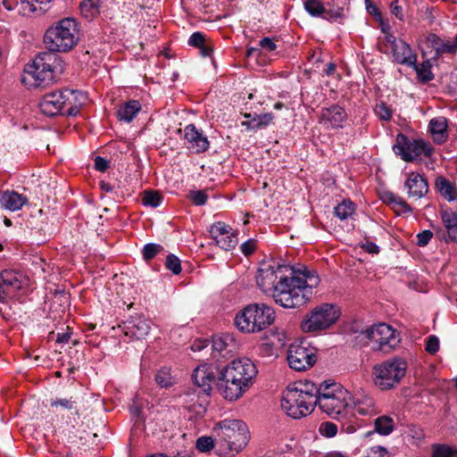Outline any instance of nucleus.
<instances>
[{"label": "nucleus", "instance_id": "obj_55", "mask_svg": "<svg viewBox=\"0 0 457 457\" xmlns=\"http://www.w3.org/2000/svg\"><path fill=\"white\" fill-rule=\"evenodd\" d=\"M390 10L393 15H395L399 21H404V14L402 5L398 0H394L390 4Z\"/></svg>", "mask_w": 457, "mask_h": 457}, {"label": "nucleus", "instance_id": "obj_42", "mask_svg": "<svg viewBox=\"0 0 457 457\" xmlns=\"http://www.w3.org/2000/svg\"><path fill=\"white\" fill-rule=\"evenodd\" d=\"M436 236L444 240L446 243H455L457 244V225L453 228H448L446 229L439 228L436 232Z\"/></svg>", "mask_w": 457, "mask_h": 457}, {"label": "nucleus", "instance_id": "obj_11", "mask_svg": "<svg viewBox=\"0 0 457 457\" xmlns=\"http://www.w3.org/2000/svg\"><path fill=\"white\" fill-rule=\"evenodd\" d=\"M363 334L372 344L371 348L376 351L387 353L399 343L395 330L385 323L372 326L367 328Z\"/></svg>", "mask_w": 457, "mask_h": 457}, {"label": "nucleus", "instance_id": "obj_44", "mask_svg": "<svg viewBox=\"0 0 457 457\" xmlns=\"http://www.w3.org/2000/svg\"><path fill=\"white\" fill-rule=\"evenodd\" d=\"M440 216L445 229L457 226V214L453 211L450 209L442 210Z\"/></svg>", "mask_w": 457, "mask_h": 457}, {"label": "nucleus", "instance_id": "obj_50", "mask_svg": "<svg viewBox=\"0 0 457 457\" xmlns=\"http://www.w3.org/2000/svg\"><path fill=\"white\" fill-rule=\"evenodd\" d=\"M320 433L327 437H333L337 433V427L332 422H323L320 426Z\"/></svg>", "mask_w": 457, "mask_h": 457}, {"label": "nucleus", "instance_id": "obj_23", "mask_svg": "<svg viewBox=\"0 0 457 457\" xmlns=\"http://www.w3.org/2000/svg\"><path fill=\"white\" fill-rule=\"evenodd\" d=\"M217 376V368L209 365H199L192 375L194 383L204 389V392L212 390V383L215 380Z\"/></svg>", "mask_w": 457, "mask_h": 457}, {"label": "nucleus", "instance_id": "obj_45", "mask_svg": "<svg viewBox=\"0 0 457 457\" xmlns=\"http://www.w3.org/2000/svg\"><path fill=\"white\" fill-rule=\"evenodd\" d=\"M195 447L201 453H207L212 448L216 449L215 439L211 436H201L196 440Z\"/></svg>", "mask_w": 457, "mask_h": 457}, {"label": "nucleus", "instance_id": "obj_46", "mask_svg": "<svg viewBox=\"0 0 457 457\" xmlns=\"http://www.w3.org/2000/svg\"><path fill=\"white\" fill-rule=\"evenodd\" d=\"M277 342L275 340H268L260 345V352L262 355L271 356L275 353V349L281 345V340L278 337H276Z\"/></svg>", "mask_w": 457, "mask_h": 457}, {"label": "nucleus", "instance_id": "obj_8", "mask_svg": "<svg viewBox=\"0 0 457 457\" xmlns=\"http://www.w3.org/2000/svg\"><path fill=\"white\" fill-rule=\"evenodd\" d=\"M57 56L52 53H41L24 68L23 81L34 87H46L55 79Z\"/></svg>", "mask_w": 457, "mask_h": 457}, {"label": "nucleus", "instance_id": "obj_27", "mask_svg": "<svg viewBox=\"0 0 457 457\" xmlns=\"http://www.w3.org/2000/svg\"><path fill=\"white\" fill-rule=\"evenodd\" d=\"M27 203V196L15 191H5L0 198L1 206L11 212L21 210Z\"/></svg>", "mask_w": 457, "mask_h": 457}, {"label": "nucleus", "instance_id": "obj_14", "mask_svg": "<svg viewBox=\"0 0 457 457\" xmlns=\"http://www.w3.org/2000/svg\"><path fill=\"white\" fill-rule=\"evenodd\" d=\"M287 271V266L263 264L257 271L256 283L262 292L271 293L273 296L278 287V281L286 276Z\"/></svg>", "mask_w": 457, "mask_h": 457}, {"label": "nucleus", "instance_id": "obj_16", "mask_svg": "<svg viewBox=\"0 0 457 457\" xmlns=\"http://www.w3.org/2000/svg\"><path fill=\"white\" fill-rule=\"evenodd\" d=\"M209 232L216 245L223 250H231L237 245V235L232 231L231 227L224 222L213 223Z\"/></svg>", "mask_w": 457, "mask_h": 457}, {"label": "nucleus", "instance_id": "obj_37", "mask_svg": "<svg viewBox=\"0 0 457 457\" xmlns=\"http://www.w3.org/2000/svg\"><path fill=\"white\" fill-rule=\"evenodd\" d=\"M355 211L354 204L350 200H343L335 209L334 213L340 220H346L351 217Z\"/></svg>", "mask_w": 457, "mask_h": 457}, {"label": "nucleus", "instance_id": "obj_52", "mask_svg": "<svg viewBox=\"0 0 457 457\" xmlns=\"http://www.w3.org/2000/svg\"><path fill=\"white\" fill-rule=\"evenodd\" d=\"M208 39L203 34L202 32H195L191 35L188 40V44L192 46L199 48L200 46H203V45L207 41Z\"/></svg>", "mask_w": 457, "mask_h": 457}, {"label": "nucleus", "instance_id": "obj_32", "mask_svg": "<svg viewBox=\"0 0 457 457\" xmlns=\"http://www.w3.org/2000/svg\"><path fill=\"white\" fill-rule=\"evenodd\" d=\"M381 198L385 203L390 204L395 212L398 214L411 212V209L407 204V203L403 198L392 192H384Z\"/></svg>", "mask_w": 457, "mask_h": 457}, {"label": "nucleus", "instance_id": "obj_18", "mask_svg": "<svg viewBox=\"0 0 457 457\" xmlns=\"http://www.w3.org/2000/svg\"><path fill=\"white\" fill-rule=\"evenodd\" d=\"M184 139L187 147L195 154L204 153L210 145L207 137L198 130L194 124L185 127Z\"/></svg>", "mask_w": 457, "mask_h": 457}, {"label": "nucleus", "instance_id": "obj_57", "mask_svg": "<svg viewBox=\"0 0 457 457\" xmlns=\"http://www.w3.org/2000/svg\"><path fill=\"white\" fill-rule=\"evenodd\" d=\"M277 39L270 37H263L260 40L259 46L267 51H275L277 49Z\"/></svg>", "mask_w": 457, "mask_h": 457}, {"label": "nucleus", "instance_id": "obj_21", "mask_svg": "<svg viewBox=\"0 0 457 457\" xmlns=\"http://www.w3.org/2000/svg\"><path fill=\"white\" fill-rule=\"evenodd\" d=\"M354 415L374 416L380 412L374 398L363 392H358L353 396Z\"/></svg>", "mask_w": 457, "mask_h": 457}, {"label": "nucleus", "instance_id": "obj_26", "mask_svg": "<svg viewBox=\"0 0 457 457\" xmlns=\"http://www.w3.org/2000/svg\"><path fill=\"white\" fill-rule=\"evenodd\" d=\"M404 187L407 188V194L409 197L421 198L428 191V186L426 179L417 172H411L409 174Z\"/></svg>", "mask_w": 457, "mask_h": 457}, {"label": "nucleus", "instance_id": "obj_36", "mask_svg": "<svg viewBox=\"0 0 457 457\" xmlns=\"http://www.w3.org/2000/svg\"><path fill=\"white\" fill-rule=\"evenodd\" d=\"M375 431L382 436H388L395 429L394 420L387 415L378 417L374 420Z\"/></svg>", "mask_w": 457, "mask_h": 457}, {"label": "nucleus", "instance_id": "obj_13", "mask_svg": "<svg viewBox=\"0 0 457 457\" xmlns=\"http://www.w3.org/2000/svg\"><path fill=\"white\" fill-rule=\"evenodd\" d=\"M28 278L21 272L4 270L0 273V302L6 303L28 285Z\"/></svg>", "mask_w": 457, "mask_h": 457}, {"label": "nucleus", "instance_id": "obj_58", "mask_svg": "<svg viewBox=\"0 0 457 457\" xmlns=\"http://www.w3.org/2000/svg\"><path fill=\"white\" fill-rule=\"evenodd\" d=\"M240 248H241L242 253L245 255H250L254 252V250L256 248V243L254 240L250 239V240L245 242L244 244H242Z\"/></svg>", "mask_w": 457, "mask_h": 457}, {"label": "nucleus", "instance_id": "obj_6", "mask_svg": "<svg viewBox=\"0 0 457 457\" xmlns=\"http://www.w3.org/2000/svg\"><path fill=\"white\" fill-rule=\"evenodd\" d=\"M79 39L78 22L73 18H64L49 27L44 43L51 52H68Z\"/></svg>", "mask_w": 457, "mask_h": 457}, {"label": "nucleus", "instance_id": "obj_31", "mask_svg": "<svg viewBox=\"0 0 457 457\" xmlns=\"http://www.w3.org/2000/svg\"><path fill=\"white\" fill-rule=\"evenodd\" d=\"M245 117L249 119L248 120H245L242 122V125L246 127L248 129H260L267 127L273 120V114L267 112L261 115H252L250 113H245Z\"/></svg>", "mask_w": 457, "mask_h": 457}, {"label": "nucleus", "instance_id": "obj_4", "mask_svg": "<svg viewBox=\"0 0 457 457\" xmlns=\"http://www.w3.org/2000/svg\"><path fill=\"white\" fill-rule=\"evenodd\" d=\"M316 385L311 381H299L289 386L281 400V407L288 416L300 419L312 413L317 405Z\"/></svg>", "mask_w": 457, "mask_h": 457}, {"label": "nucleus", "instance_id": "obj_35", "mask_svg": "<svg viewBox=\"0 0 457 457\" xmlns=\"http://www.w3.org/2000/svg\"><path fill=\"white\" fill-rule=\"evenodd\" d=\"M235 339L232 334L224 333L216 335L212 338V347L217 352H223L235 346Z\"/></svg>", "mask_w": 457, "mask_h": 457}, {"label": "nucleus", "instance_id": "obj_63", "mask_svg": "<svg viewBox=\"0 0 457 457\" xmlns=\"http://www.w3.org/2000/svg\"><path fill=\"white\" fill-rule=\"evenodd\" d=\"M71 338V332L59 333L57 335V343H67Z\"/></svg>", "mask_w": 457, "mask_h": 457}, {"label": "nucleus", "instance_id": "obj_29", "mask_svg": "<svg viewBox=\"0 0 457 457\" xmlns=\"http://www.w3.org/2000/svg\"><path fill=\"white\" fill-rule=\"evenodd\" d=\"M53 2L54 0H21L20 9L23 15L44 13L50 9Z\"/></svg>", "mask_w": 457, "mask_h": 457}, {"label": "nucleus", "instance_id": "obj_53", "mask_svg": "<svg viewBox=\"0 0 457 457\" xmlns=\"http://www.w3.org/2000/svg\"><path fill=\"white\" fill-rule=\"evenodd\" d=\"M439 350V340L436 336H429L426 342V351L435 354Z\"/></svg>", "mask_w": 457, "mask_h": 457}, {"label": "nucleus", "instance_id": "obj_62", "mask_svg": "<svg viewBox=\"0 0 457 457\" xmlns=\"http://www.w3.org/2000/svg\"><path fill=\"white\" fill-rule=\"evenodd\" d=\"M362 248L370 253H378L379 252L378 246L371 242H367L362 245Z\"/></svg>", "mask_w": 457, "mask_h": 457}, {"label": "nucleus", "instance_id": "obj_1", "mask_svg": "<svg viewBox=\"0 0 457 457\" xmlns=\"http://www.w3.org/2000/svg\"><path fill=\"white\" fill-rule=\"evenodd\" d=\"M319 283L320 278L315 271L307 268L292 270L290 277H281L272 297L285 308H297L310 301L312 289Z\"/></svg>", "mask_w": 457, "mask_h": 457}, {"label": "nucleus", "instance_id": "obj_54", "mask_svg": "<svg viewBox=\"0 0 457 457\" xmlns=\"http://www.w3.org/2000/svg\"><path fill=\"white\" fill-rule=\"evenodd\" d=\"M190 199L196 205H203L206 203L208 195L204 191H192L190 192Z\"/></svg>", "mask_w": 457, "mask_h": 457}, {"label": "nucleus", "instance_id": "obj_59", "mask_svg": "<svg viewBox=\"0 0 457 457\" xmlns=\"http://www.w3.org/2000/svg\"><path fill=\"white\" fill-rule=\"evenodd\" d=\"M386 450L381 446H374L370 449L365 457H386Z\"/></svg>", "mask_w": 457, "mask_h": 457}, {"label": "nucleus", "instance_id": "obj_9", "mask_svg": "<svg viewBox=\"0 0 457 457\" xmlns=\"http://www.w3.org/2000/svg\"><path fill=\"white\" fill-rule=\"evenodd\" d=\"M407 365L401 359H392L377 364L372 370L374 384L381 390H389L405 376Z\"/></svg>", "mask_w": 457, "mask_h": 457}, {"label": "nucleus", "instance_id": "obj_64", "mask_svg": "<svg viewBox=\"0 0 457 457\" xmlns=\"http://www.w3.org/2000/svg\"><path fill=\"white\" fill-rule=\"evenodd\" d=\"M367 10L370 14H372L374 16H378V17L381 16V13H380L378 8L375 4H367Z\"/></svg>", "mask_w": 457, "mask_h": 457}, {"label": "nucleus", "instance_id": "obj_47", "mask_svg": "<svg viewBox=\"0 0 457 457\" xmlns=\"http://www.w3.org/2000/svg\"><path fill=\"white\" fill-rule=\"evenodd\" d=\"M162 246L158 244H147L143 248V257L145 261L154 259L162 250Z\"/></svg>", "mask_w": 457, "mask_h": 457}, {"label": "nucleus", "instance_id": "obj_30", "mask_svg": "<svg viewBox=\"0 0 457 457\" xmlns=\"http://www.w3.org/2000/svg\"><path fill=\"white\" fill-rule=\"evenodd\" d=\"M140 110L141 104L138 101L129 100L119 107L117 117L121 121L130 122Z\"/></svg>", "mask_w": 457, "mask_h": 457}, {"label": "nucleus", "instance_id": "obj_61", "mask_svg": "<svg viewBox=\"0 0 457 457\" xmlns=\"http://www.w3.org/2000/svg\"><path fill=\"white\" fill-rule=\"evenodd\" d=\"M200 53L203 56H210L212 53L213 46L212 42L208 39L203 46L199 47Z\"/></svg>", "mask_w": 457, "mask_h": 457}, {"label": "nucleus", "instance_id": "obj_51", "mask_svg": "<svg viewBox=\"0 0 457 457\" xmlns=\"http://www.w3.org/2000/svg\"><path fill=\"white\" fill-rule=\"evenodd\" d=\"M374 111L375 113L379 117V119L384 120H390L392 116L391 109L387 107L385 103L378 104Z\"/></svg>", "mask_w": 457, "mask_h": 457}, {"label": "nucleus", "instance_id": "obj_56", "mask_svg": "<svg viewBox=\"0 0 457 457\" xmlns=\"http://www.w3.org/2000/svg\"><path fill=\"white\" fill-rule=\"evenodd\" d=\"M433 237V233L430 230H423L417 235V244L419 246H425L428 244Z\"/></svg>", "mask_w": 457, "mask_h": 457}, {"label": "nucleus", "instance_id": "obj_10", "mask_svg": "<svg viewBox=\"0 0 457 457\" xmlns=\"http://www.w3.org/2000/svg\"><path fill=\"white\" fill-rule=\"evenodd\" d=\"M318 390L317 404L328 415L340 414L349 405L348 391L337 384L320 385Z\"/></svg>", "mask_w": 457, "mask_h": 457}, {"label": "nucleus", "instance_id": "obj_19", "mask_svg": "<svg viewBox=\"0 0 457 457\" xmlns=\"http://www.w3.org/2000/svg\"><path fill=\"white\" fill-rule=\"evenodd\" d=\"M63 102V114L69 116L77 115L87 102V96L81 91L64 89L62 90Z\"/></svg>", "mask_w": 457, "mask_h": 457}, {"label": "nucleus", "instance_id": "obj_3", "mask_svg": "<svg viewBox=\"0 0 457 457\" xmlns=\"http://www.w3.org/2000/svg\"><path fill=\"white\" fill-rule=\"evenodd\" d=\"M216 452L222 457H233L247 444L248 432L245 422L224 420L213 428Z\"/></svg>", "mask_w": 457, "mask_h": 457}, {"label": "nucleus", "instance_id": "obj_60", "mask_svg": "<svg viewBox=\"0 0 457 457\" xmlns=\"http://www.w3.org/2000/svg\"><path fill=\"white\" fill-rule=\"evenodd\" d=\"M95 168L96 170L104 171L108 168V162L104 158L97 156L95 159Z\"/></svg>", "mask_w": 457, "mask_h": 457}, {"label": "nucleus", "instance_id": "obj_24", "mask_svg": "<svg viewBox=\"0 0 457 457\" xmlns=\"http://www.w3.org/2000/svg\"><path fill=\"white\" fill-rule=\"evenodd\" d=\"M149 330L150 322L141 316L131 317L125 322L124 334L130 338L142 339L148 335Z\"/></svg>", "mask_w": 457, "mask_h": 457}, {"label": "nucleus", "instance_id": "obj_22", "mask_svg": "<svg viewBox=\"0 0 457 457\" xmlns=\"http://www.w3.org/2000/svg\"><path fill=\"white\" fill-rule=\"evenodd\" d=\"M387 42L393 45V54L395 61L401 64L414 65L417 62V55L413 54L411 46L403 40L398 42L393 36L387 37Z\"/></svg>", "mask_w": 457, "mask_h": 457}, {"label": "nucleus", "instance_id": "obj_40", "mask_svg": "<svg viewBox=\"0 0 457 457\" xmlns=\"http://www.w3.org/2000/svg\"><path fill=\"white\" fill-rule=\"evenodd\" d=\"M303 6L305 11L314 17H320L326 12L324 4L320 0H305Z\"/></svg>", "mask_w": 457, "mask_h": 457}, {"label": "nucleus", "instance_id": "obj_43", "mask_svg": "<svg viewBox=\"0 0 457 457\" xmlns=\"http://www.w3.org/2000/svg\"><path fill=\"white\" fill-rule=\"evenodd\" d=\"M162 201L161 195L156 191H145L142 197V203L145 206L157 207Z\"/></svg>", "mask_w": 457, "mask_h": 457}, {"label": "nucleus", "instance_id": "obj_49", "mask_svg": "<svg viewBox=\"0 0 457 457\" xmlns=\"http://www.w3.org/2000/svg\"><path fill=\"white\" fill-rule=\"evenodd\" d=\"M165 266L168 270L172 271L173 274H175V275H178L181 272L180 260L174 254H169L166 257Z\"/></svg>", "mask_w": 457, "mask_h": 457}, {"label": "nucleus", "instance_id": "obj_17", "mask_svg": "<svg viewBox=\"0 0 457 457\" xmlns=\"http://www.w3.org/2000/svg\"><path fill=\"white\" fill-rule=\"evenodd\" d=\"M418 46L422 53L426 55L427 52H435V57L438 58L444 54H453V46L451 41H445L439 37L436 34L429 33L420 40Z\"/></svg>", "mask_w": 457, "mask_h": 457}, {"label": "nucleus", "instance_id": "obj_2", "mask_svg": "<svg viewBox=\"0 0 457 457\" xmlns=\"http://www.w3.org/2000/svg\"><path fill=\"white\" fill-rule=\"evenodd\" d=\"M256 374L257 369L251 360H234L218 373L217 390L226 400L236 401L252 386Z\"/></svg>", "mask_w": 457, "mask_h": 457}, {"label": "nucleus", "instance_id": "obj_41", "mask_svg": "<svg viewBox=\"0 0 457 457\" xmlns=\"http://www.w3.org/2000/svg\"><path fill=\"white\" fill-rule=\"evenodd\" d=\"M156 383L162 387H168L174 384V378L170 374V370L168 368L161 369L155 376Z\"/></svg>", "mask_w": 457, "mask_h": 457}, {"label": "nucleus", "instance_id": "obj_12", "mask_svg": "<svg viewBox=\"0 0 457 457\" xmlns=\"http://www.w3.org/2000/svg\"><path fill=\"white\" fill-rule=\"evenodd\" d=\"M394 151L396 154L401 155L403 160L410 162L421 154L430 156L433 147L424 140L411 141L406 136L399 134L396 137V144L394 145Z\"/></svg>", "mask_w": 457, "mask_h": 457}, {"label": "nucleus", "instance_id": "obj_28", "mask_svg": "<svg viewBox=\"0 0 457 457\" xmlns=\"http://www.w3.org/2000/svg\"><path fill=\"white\" fill-rule=\"evenodd\" d=\"M428 129L434 142L443 144L446 141L448 137L447 120L445 117L433 118L429 122Z\"/></svg>", "mask_w": 457, "mask_h": 457}, {"label": "nucleus", "instance_id": "obj_34", "mask_svg": "<svg viewBox=\"0 0 457 457\" xmlns=\"http://www.w3.org/2000/svg\"><path fill=\"white\" fill-rule=\"evenodd\" d=\"M101 4V0H81L80 12L85 18L92 20L100 13Z\"/></svg>", "mask_w": 457, "mask_h": 457}, {"label": "nucleus", "instance_id": "obj_38", "mask_svg": "<svg viewBox=\"0 0 457 457\" xmlns=\"http://www.w3.org/2000/svg\"><path fill=\"white\" fill-rule=\"evenodd\" d=\"M410 66L414 68L420 81L425 83L434 79V75L431 71L432 65L429 60H426L420 64L415 63Z\"/></svg>", "mask_w": 457, "mask_h": 457}, {"label": "nucleus", "instance_id": "obj_48", "mask_svg": "<svg viewBox=\"0 0 457 457\" xmlns=\"http://www.w3.org/2000/svg\"><path fill=\"white\" fill-rule=\"evenodd\" d=\"M75 402L71 398H55L50 402V406L55 409L72 410Z\"/></svg>", "mask_w": 457, "mask_h": 457}, {"label": "nucleus", "instance_id": "obj_33", "mask_svg": "<svg viewBox=\"0 0 457 457\" xmlns=\"http://www.w3.org/2000/svg\"><path fill=\"white\" fill-rule=\"evenodd\" d=\"M436 186L440 194L449 201L457 199V190L454 185L444 177H438L436 179Z\"/></svg>", "mask_w": 457, "mask_h": 457}, {"label": "nucleus", "instance_id": "obj_15", "mask_svg": "<svg viewBox=\"0 0 457 457\" xmlns=\"http://www.w3.org/2000/svg\"><path fill=\"white\" fill-rule=\"evenodd\" d=\"M317 361L313 349L299 344L291 345L287 351V361L293 370L303 371L312 367Z\"/></svg>", "mask_w": 457, "mask_h": 457}, {"label": "nucleus", "instance_id": "obj_20", "mask_svg": "<svg viewBox=\"0 0 457 457\" xmlns=\"http://www.w3.org/2000/svg\"><path fill=\"white\" fill-rule=\"evenodd\" d=\"M346 118L347 114L345 110L339 105L333 104L321 109L319 121L328 129H339L343 128Z\"/></svg>", "mask_w": 457, "mask_h": 457}, {"label": "nucleus", "instance_id": "obj_39", "mask_svg": "<svg viewBox=\"0 0 457 457\" xmlns=\"http://www.w3.org/2000/svg\"><path fill=\"white\" fill-rule=\"evenodd\" d=\"M432 457H457V447L435 444L432 445Z\"/></svg>", "mask_w": 457, "mask_h": 457}, {"label": "nucleus", "instance_id": "obj_25", "mask_svg": "<svg viewBox=\"0 0 457 457\" xmlns=\"http://www.w3.org/2000/svg\"><path fill=\"white\" fill-rule=\"evenodd\" d=\"M62 94L61 91H55L45 95L39 104L41 112L47 116L63 114Z\"/></svg>", "mask_w": 457, "mask_h": 457}, {"label": "nucleus", "instance_id": "obj_7", "mask_svg": "<svg viewBox=\"0 0 457 457\" xmlns=\"http://www.w3.org/2000/svg\"><path fill=\"white\" fill-rule=\"evenodd\" d=\"M340 315V309L337 305L321 303L304 314L300 328L303 333L317 336L334 326Z\"/></svg>", "mask_w": 457, "mask_h": 457}, {"label": "nucleus", "instance_id": "obj_5", "mask_svg": "<svg viewBox=\"0 0 457 457\" xmlns=\"http://www.w3.org/2000/svg\"><path fill=\"white\" fill-rule=\"evenodd\" d=\"M276 318L272 307L260 303H251L242 309L235 317V326L244 333H258L270 327Z\"/></svg>", "mask_w": 457, "mask_h": 457}]
</instances>
